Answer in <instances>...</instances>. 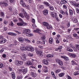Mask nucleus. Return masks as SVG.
<instances>
[{"instance_id": "f257e3e1", "label": "nucleus", "mask_w": 79, "mask_h": 79, "mask_svg": "<svg viewBox=\"0 0 79 79\" xmlns=\"http://www.w3.org/2000/svg\"><path fill=\"white\" fill-rule=\"evenodd\" d=\"M21 11L22 12V13H20L19 14V16L21 18H24V16L27 19H29V15H27V13L26 12V11L24 10L23 9H21Z\"/></svg>"}, {"instance_id": "f03ea898", "label": "nucleus", "mask_w": 79, "mask_h": 79, "mask_svg": "<svg viewBox=\"0 0 79 79\" xmlns=\"http://www.w3.org/2000/svg\"><path fill=\"white\" fill-rule=\"evenodd\" d=\"M19 20L20 22V23H17V25L19 26H27V24L26 23L24 22V21L22 19L19 18Z\"/></svg>"}, {"instance_id": "7ed1b4c3", "label": "nucleus", "mask_w": 79, "mask_h": 79, "mask_svg": "<svg viewBox=\"0 0 79 79\" xmlns=\"http://www.w3.org/2000/svg\"><path fill=\"white\" fill-rule=\"evenodd\" d=\"M70 3H71L72 5H73L74 7L76 8H79V3H74V2L71 1H70Z\"/></svg>"}, {"instance_id": "20e7f679", "label": "nucleus", "mask_w": 79, "mask_h": 79, "mask_svg": "<svg viewBox=\"0 0 79 79\" xmlns=\"http://www.w3.org/2000/svg\"><path fill=\"white\" fill-rule=\"evenodd\" d=\"M35 51L38 56H42V52H41L40 50H38L37 48H35Z\"/></svg>"}, {"instance_id": "39448f33", "label": "nucleus", "mask_w": 79, "mask_h": 79, "mask_svg": "<svg viewBox=\"0 0 79 79\" xmlns=\"http://www.w3.org/2000/svg\"><path fill=\"white\" fill-rule=\"evenodd\" d=\"M26 50H30L31 52H33L34 51V47H30L29 46H28L26 47Z\"/></svg>"}, {"instance_id": "423d86ee", "label": "nucleus", "mask_w": 79, "mask_h": 79, "mask_svg": "<svg viewBox=\"0 0 79 79\" xmlns=\"http://www.w3.org/2000/svg\"><path fill=\"white\" fill-rule=\"evenodd\" d=\"M23 63V62L21 61L17 60L15 62V64L16 66H20Z\"/></svg>"}, {"instance_id": "0eeeda50", "label": "nucleus", "mask_w": 79, "mask_h": 79, "mask_svg": "<svg viewBox=\"0 0 79 79\" xmlns=\"http://www.w3.org/2000/svg\"><path fill=\"white\" fill-rule=\"evenodd\" d=\"M31 75L33 77H35L37 76V74L35 73V71L34 70V71H32L31 73Z\"/></svg>"}, {"instance_id": "6e6552de", "label": "nucleus", "mask_w": 79, "mask_h": 79, "mask_svg": "<svg viewBox=\"0 0 79 79\" xmlns=\"http://www.w3.org/2000/svg\"><path fill=\"white\" fill-rule=\"evenodd\" d=\"M69 15L71 16H72L73 15V13L74 15H76V12L74 10H73L72 9H69Z\"/></svg>"}, {"instance_id": "1a4fd4ad", "label": "nucleus", "mask_w": 79, "mask_h": 79, "mask_svg": "<svg viewBox=\"0 0 79 79\" xmlns=\"http://www.w3.org/2000/svg\"><path fill=\"white\" fill-rule=\"evenodd\" d=\"M56 61L57 62V63H58L60 66H63V62L61 60L57 59L56 60Z\"/></svg>"}, {"instance_id": "9d476101", "label": "nucleus", "mask_w": 79, "mask_h": 79, "mask_svg": "<svg viewBox=\"0 0 79 79\" xmlns=\"http://www.w3.org/2000/svg\"><path fill=\"white\" fill-rule=\"evenodd\" d=\"M21 58L22 60H26V56L25 54H22L21 56Z\"/></svg>"}, {"instance_id": "9b49d317", "label": "nucleus", "mask_w": 79, "mask_h": 79, "mask_svg": "<svg viewBox=\"0 0 79 79\" xmlns=\"http://www.w3.org/2000/svg\"><path fill=\"white\" fill-rule=\"evenodd\" d=\"M29 32H30V30L29 29H24L23 30V33L26 35L29 34Z\"/></svg>"}, {"instance_id": "f8f14e48", "label": "nucleus", "mask_w": 79, "mask_h": 79, "mask_svg": "<svg viewBox=\"0 0 79 79\" xmlns=\"http://www.w3.org/2000/svg\"><path fill=\"white\" fill-rule=\"evenodd\" d=\"M48 68L46 66H43V71L44 73L48 72Z\"/></svg>"}, {"instance_id": "ddd939ff", "label": "nucleus", "mask_w": 79, "mask_h": 79, "mask_svg": "<svg viewBox=\"0 0 79 79\" xmlns=\"http://www.w3.org/2000/svg\"><path fill=\"white\" fill-rule=\"evenodd\" d=\"M34 64L33 62H31L30 61H28L26 62V64L27 66H30V65H33Z\"/></svg>"}, {"instance_id": "4468645a", "label": "nucleus", "mask_w": 79, "mask_h": 79, "mask_svg": "<svg viewBox=\"0 0 79 79\" xmlns=\"http://www.w3.org/2000/svg\"><path fill=\"white\" fill-rule=\"evenodd\" d=\"M60 12L61 13V14H62V15H64L66 14V15L67 16L68 15V12L67 11L65 12L64 11L61 10L60 11Z\"/></svg>"}, {"instance_id": "2eb2a0df", "label": "nucleus", "mask_w": 79, "mask_h": 79, "mask_svg": "<svg viewBox=\"0 0 79 79\" xmlns=\"http://www.w3.org/2000/svg\"><path fill=\"white\" fill-rule=\"evenodd\" d=\"M20 3L22 6H23V7H25L26 6V5L24 2H23V0H20Z\"/></svg>"}, {"instance_id": "dca6fc26", "label": "nucleus", "mask_w": 79, "mask_h": 79, "mask_svg": "<svg viewBox=\"0 0 79 79\" xmlns=\"http://www.w3.org/2000/svg\"><path fill=\"white\" fill-rule=\"evenodd\" d=\"M35 33V32H37L38 34H41V31L39 29H37L35 30H34L33 31Z\"/></svg>"}, {"instance_id": "f3484780", "label": "nucleus", "mask_w": 79, "mask_h": 79, "mask_svg": "<svg viewBox=\"0 0 79 79\" xmlns=\"http://www.w3.org/2000/svg\"><path fill=\"white\" fill-rule=\"evenodd\" d=\"M6 42V40L5 39H2V40H0V44H4Z\"/></svg>"}, {"instance_id": "a211bd4d", "label": "nucleus", "mask_w": 79, "mask_h": 79, "mask_svg": "<svg viewBox=\"0 0 79 79\" xmlns=\"http://www.w3.org/2000/svg\"><path fill=\"white\" fill-rule=\"evenodd\" d=\"M67 1L65 0H62L60 2V4L61 5H63V4H66V3H67Z\"/></svg>"}, {"instance_id": "6ab92c4d", "label": "nucleus", "mask_w": 79, "mask_h": 79, "mask_svg": "<svg viewBox=\"0 0 79 79\" xmlns=\"http://www.w3.org/2000/svg\"><path fill=\"white\" fill-rule=\"evenodd\" d=\"M43 63L44 64L47 65L48 64V62L47 60L44 59L43 61Z\"/></svg>"}, {"instance_id": "aec40b11", "label": "nucleus", "mask_w": 79, "mask_h": 79, "mask_svg": "<svg viewBox=\"0 0 79 79\" xmlns=\"http://www.w3.org/2000/svg\"><path fill=\"white\" fill-rule=\"evenodd\" d=\"M19 40L20 42H21V43H23V42H24V39L22 37H20L19 38Z\"/></svg>"}, {"instance_id": "412c9836", "label": "nucleus", "mask_w": 79, "mask_h": 79, "mask_svg": "<svg viewBox=\"0 0 79 79\" xmlns=\"http://www.w3.org/2000/svg\"><path fill=\"white\" fill-rule=\"evenodd\" d=\"M46 56L47 58H53V57H54V56L52 54H47L46 55Z\"/></svg>"}, {"instance_id": "4be33fe9", "label": "nucleus", "mask_w": 79, "mask_h": 79, "mask_svg": "<svg viewBox=\"0 0 79 79\" xmlns=\"http://www.w3.org/2000/svg\"><path fill=\"white\" fill-rule=\"evenodd\" d=\"M69 55L72 58H75V57L76 56L74 54H69Z\"/></svg>"}, {"instance_id": "5701e85b", "label": "nucleus", "mask_w": 79, "mask_h": 79, "mask_svg": "<svg viewBox=\"0 0 79 79\" xmlns=\"http://www.w3.org/2000/svg\"><path fill=\"white\" fill-rule=\"evenodd\" d=\"M48 13V11L47 10H44V15H47Z\"/></svg>"}, {"instance_id": "b1692460", "label": "nucleus", "mask_w": 79, "mask_h": 79, "mask_svg": "<svg viewBox=\"0 0 79 79\" xmlns=\"http://www.w3.org/2000/svg\"><path fill=\"white\" fill-rule=\"evenodd\" d=\"M20 50L22 51H26V47H20Z\"/></svg>"}, {"instance_id": "393cba45", "label": "nucleus", "mask_w": 79, "mask_h": 79, "mask_svg": "<svg viewBox=\"0 0 79 79\" xmlns=\"http://www.w3.org/2000/svg\"><path fill=\"white\" fill-rule=\"evenodd\" d=\"M43 24L44 26H46L47 27L48 26V23L47 22H43Z\"/></svg>"}, {"instance_id": "a878e982", "label": "nucleus", "mask_w": 79, "mask_h": 79, "mask_svg": "<svg viewBox=\"0 0 79 79\" xmlns=\"http://www.w3.org/2000/svg\"><path fill=\"white\" fill-rule=\"evenodd\" d=\"M2 4L3 6H8V4L6 2H3L2 3Z\"/></svg>"}, {"instance_id": "bb28decb", "label": "nucleus", "mask_w": 79, "mask_h": 79, "mask_svg": "<svg viewBox=\"0 0 79 79\" xmlns=\"http://www.w3.org/2000/svg\"><path fill=\"white\" fill-rule=\"evenodd\" d=\"M61 71V69H57L55 71V73L56 74H57V73H60Z\"/></svg>"}, {"instance_id": "cd10ccee", "label": "nucleus", "mask_w": 79, "mask_h": 79, "mask_svg": "<svg viewBox=\"0 0 79 79\" xmlns=\"http://www.w3.org/2000/svg\"><path fill=\"white\" fill-rule=\"evenodd\" d=\"M43 3L44 4V5H45L47 6H49V5H50L49 3L47 2H44Z\"/></svg>"}, {"instance_id": "c85d7f7f", "label": "nucleus", "mask_w": 79, "mask_h": 79, "mask_svg": "<svg viewBox=\"0 0 79 79\" xmlns=\"http://www.w3.org/2000/svg\"><path fill=\"white\" fill-rule=\"evenodd\" d=\"M46 27L48 29H52V26L49 25V24L47 27Z\"/></svg>"}, {"instance_id": "c756f323", "label": "nucleus", "mask_w": 79, "mask_h": 79, "mask_svg": "<svg viewBox=\"0 0 79 79\" xmlns=\"http://www.w3.org/2000/svg\"><path fill=\"white\" fill-rule=\"evenodd\" d=\"M12 74V76L13 79H15L16 77V76H15V73L12 72L11 73Z\"/></svg>"}, {"instance_id": "7c9ffc66", "label": "nucleus", "mask_w": 79, "mask_h": 79, "mask_svg": "<svg viewBox=\"0 0 79 79\" xmlns=\"http://www.w3.org/2000/svg\"><path fill=\"white\" fill-rule=\"evenodd\" d=\"M49 42L50 44H52L53 43V38H50L49 40Z\"/></svg>"}, {"instance_id": "2f4dec72", "label": "nucleus", "mask_w": 79, "mask_h": 79, "mask_svg": "<svg viewBox=\"0 0 79 79\" xmlns=\"http://www.w3.org/2000/svg\"><path fill=\"white\" fill-rule=\"evenodd\" d=\"M30 69H33L35 71V69H36V67H35L34 66L32 65L30 67Z\"/></svg>"}, {"instance_id": "473e14b6", "label": "nucleus", "mask_w": 79, "mask_h": 79, "mask_svg": "<svg viewBox=\"0 0 79 79\" xmlns=\"http://www.w3.org/2000/svg\"><path fill=\"white\" fill-rule=\"evenodd\" d=\"M1 16L2 18L5 17V14H4L3 12H1Z\"/></svg>"}, {"instance_id": "72a5a7b5", "label": "nucleus", "mask_w": 79, "mask_h": 79, "mask_svg": "<svg viewBox=\"0 0 79 79\" xmlns=\"http://www.w3.org/2000/svg\"><path fill=\"white\" fill-rule=\"evenodd\" d=\"M61 58H64V60H65V61H68L69 60L68 58L67 57H64L63 56H61Z\"/></svg>"}, {"instance_id": "f704fd0d", "label": "nucleus", "mask_w": 79, "mask_h": 79, "mask_svg": "<svg viewBox=\"0 0 79 79\" xmlns=\"http://www.w3.org/2000/svg\"><path fill=\"white\" fill-rule=\"evenodd\" d=\"M64 75V73H61L59 74V77H63Z\"/></svg>"}, {"instance_id": "c9c22d12", "label": "nucleus", "mask_w": 79, "mask_h": 79, "mask_svg": "<svg viewBox=\"0 0 79 79\" xmlns=\"http://www.w3.org/2000/svg\"><path fill=\"white\" fill-rule=\"evenodd\" d=\"M74 74L75 76H77V75H79V71H77L74 73Z\"/></svg>"}, {"instance_id": "e433bc0d", "label": "nucleus", "mask_w": 79, "mask_h": 79, "mask_svg": "<svg viewBox=\"0 0 79 79\" xmlns=\"http://www.w3.org/2000/svg\"><path fill=\"white\" fill-rule=\"evenodd\" d=\"M71 63H72L73 65H74V64H75V65H78V64H77L76 63L75 61H74L73 60H72L71 61Z\"/></svg>"}, {"instance_id": "4c0bfd02", "label": "nucleus", "mask_w": 79, "mask_h": 79, "mask_svg": "<svg viewBox=\"0 0 79 79\" xmlns=\"http://www.w3.org/2000/svg\"><path fill=\"white\" fill-rule=\"evenodd\" d=\"M9 24V26H14V24L12 22H10Z\"/></svg>"}, {"instance_id": "58836bf2", "label": "nucleus", "mask_w": 79, "mask_h": 79, "mask_svg": "<svg viewBox=\"0 0 79 79\" xmlns=\"http://www.w3.org/2000/svg\"><path fill=\"white\" fill-rule=\"evenodd\" d=\"M26 35L28 37H32V34L28 33L27 35Z\"/></svg>"}, {"instance_id": "ea45409f", "label": "nucleus", "mask_w": 79, "mask_h": 79, "mask_svg": "<svg viewBox=\"0 0 79 79\" xmlns=\"http://www.w3.org/2000/svg\"><path fill=\"white\" fill-rule=\"evenodd\" d=\"M49 9L51 10H54V8H53V7L52 6H48Z\"/></svg>"}, {"instance_id": "a19ab883", "label": "nucleus", "mask_w": 79, "mask_h": 79, "mask_svg": "<svg viewBox=\"0 0 79 79\" xmlns=\"http://www.w3.org/2000/svg\"><path fill=\"white\" fill-rule=\"evenodd\" d=\"M27 69H25L23 70V72L24 74H25L27 73Z\"/></svg>"}, {"instance_id": "79ce46f5", "label": "nucleus", "mask_w": 79, "mask_h": 79, "mask_svg": "<svg viewBox=\"0 0 79 79\" xmlns=\"http://www.w3.org/2000/svg\"><path fill=\"white\" fill-rule=\"evenodd\" d=\"M67 50L69 52H72L73 51V49H72L71 48H67Z\"/></svg>"}, {"instance_id": "37998d69", "label": "nucleus", "mask_w": 79, "mask_h": 79, "mask_svg": "<svg viewBox=\"0 0 79 79\" xmlns=\"http://www.w3.org/2000/svg\"><path fill=\"white\" fill-rule=\"evenodd\" d=\"M51 16H52V17H53V18H55V14L54 13L52 12L51 13Z\"/></svg>"}, {"instance_id": "c03bdc74", "label": "nucleus", "mask_w": 79, "mask_h": 79, "mask_svg": "<svg viewBox=\"0 0 79 79\" xmlns=\"http://www.w3.org/2000/svg\"><path fill=\"white\" fill-rule=\"evenodd\" d=\"M17 79H22V77L21 76H18L17 77Z\"/></svg>"}, {"instance_id": "a18cd8bd", "label": "nucleus", "mask_w": 79, "mask_h": 79, "mask_svg": "<svg viewBox=\"0 0 79 79\" xmlns=\"http://www.w3.org/2000/svg\"><path fill=\"white\" fill-rule=\"evenodd\" d=\"M68 79H72V78L71 77L67 75V77H66Z\"/></svg>"}, {"instance_id": "49530a36", "label": "nucleus", "mask_w": 79, "mask_h": 79, "mask_svg": "<svg viewBox=\"0 0 79 79\" xmlns=\"http://www.w3.org/2000/svg\"><path fill=\"white\" fill-rule=\"evenodd\" d=\"M28 55L29 56H34V55H33V54L31 53H29L28 54Z\"/></svg>"}, {"instance_id": "de8ad7c7", "label": "nucleus", "mask_w": 79, "mask_h": 79, "mask_svg": "<svg viewBox=\"0 0 79 79\" xmlns=\"http://www.w3.org/2000/svg\"><path fill=\"white\" fill-rule=\"evenodd\" d=\"M16 35H17V34H16V33H14L12 32V36H16Z\"/></svg>"}, {"instance_id": "09e8293b", "label": "nucleus", "mask_w": 79, "mask_h": 79, "mask_svg": "<svg viewBox=\"0 0 79 79\" xmlns=\"http://www.w3.org/2000/svg\"><path fill=\"white\" fill-rule=\"evenodd\" d=\"M25 6H26V8H27V10H29L30 7H29V6L28 5H27Z\"/></svg>"}, {"instance_id": "8fccbe9b", "label": "nucleus", "mask_w": 79, "mask_h": 79, "mask_svg": "<svg viewBox=\"0 0 79 79\" xmlns=\"http://www.w3.org/2000/svg\"><path fill=\"white\" fill-rule=\"evenodd\" d=\"M3 66V64L2 63H0V68H2Z\"/></svg>"}, {"instance_id": "3c124183", "label": "nucleus", "mask_w": 79, "mask_h": 79, "mask_svg": "<svg viewBox=\"0 0 79 79\" xmlns=\"http://www.w3.org/2000/svg\"><path fill=\"white\" fill-rule=\"evenodd\" d=\"M63 8H64V9H67V6L66 5H64L63 6Z\"/></svg>"}, {"instance_id": "603ef678", "label": "nucleus", "mask_w": 79, "mask_h": 79, "mask_svg": "<svg viewBox=\"0 0 79 79\" xmlns=\"http://www.w3.org/2000/svg\"><path fill=\"white\" fill-rule=\"evenodd\" d=\"M76 10L77 13L79 14V9L78 8H76Z\"/></svg>"}, {"instance_id": "864d4df0", "label": "nucleus", "mask_w": 79, "mask_h": 79, "mask_svg": "<svg viewBox=\"0 0 79 79\" xmlns=\"http://www.w3.org/2000/svg\"><path fill=\"white\" fill-rule=\"evenodd\" d=\"M43 41H42L41 42L40 44H45V41L44 40H43Z\"/></svg>"}, {"instance_id": "5fc2aeb1", "label": "nucleus", "mask_w": 79, "mask_h": 79, "mask_svg": "<svg viewBox=\"0 0 79 79\" xmlns=\"http://www.w3.org/2000/svg\"><path fill=\"white\" fill-rule=\"evenodd\" d=\"M7 29H8V28L6 27H4L3 31H7Z\"/></svg>"}, {"instance_id": "6e6d98bb", "label": "nucleus", "mask_w": 79, "mask_h": 79, "mask_svg": "<svg viewBox=\"0 0 79 79\" xmlns=\"http://www.w3.org/2000/svg\"><path fill=\"white\" fill-rule=\"evenodd\" d=\"M74 23H77V19H75L73 20Z\"/></svg>"}, {"instance_id": "4d7b16f0", "label": "nucleus", "mask_w": 79, "mask_h": 79, "mask_svg": "<svg viewBox=\"0 0 79 79\" xmlns=\"http://www.w3.org/2000/svg\"><path fill=\"white\" fill-rule=\"evenodd\" d=\"M39 8H40V9H42L43 8H44V6L42 5H40L39 7Z\"/></svg>"}, {"instance_id": "13d9d810", "label": "nucleus", "mask_w": 79, "mask_h": 79, "mask_svg": "<svg viewBox=\"0 0 79 79\" xmlns=\"http://www.w3.org/2000/svg\"><path fill=\"white\" fill-rule=\"evenodd\" d=\"M8 23V22L6 20H4V24H6V23Z\"/></svg>"}, {"instance_id": "bf43d9fd", "label": "nucleus", "mask_w": 79, "mask_h": 79, "mask_svg": "<svg viewBox=\"0 0 79 79\" xmlns=\"http://www.w3.org/2000/svg\"><path fill=\"white\" fill-rule=\"evenodd\" d=\"M46 39V37H45V36H44L42 37V40H45Z\"/></svg>"}, {"instance_id": "052dcab7", "label": "nucleus", "mask_w": 79, "mask_h": 79, "mask_svg": "<svg viewBox=\"0 0 79 79\" xmlns=\"http://www.w3.org/2000/svg\"><path fill=\"white\" fill-rule=\"evenodd\" d=\"M46 79H50V76H47L45 77Z\"/></svg>"}, {"instance_id": "680f3d73", "label": "nucleus", "mask_w": 79, "mask_h": 79, "mask_svg": "<svg viewBox=\"0 0 79 79\" xmlns=\"http://www.w3.org/2000/svg\"><path fill=\"white\" fill-rule=\"evenodd\" d=\"M12 32H9L7 33L8 35H12Z\"/></svg>"}, {"instance_id": "e2e57ef3", "label": "nucleus", "mask_w": 79, "mask_h": 79, "mask_svg": "<svg viewBox=\"0 0 79 79\" xmlns=\"http://www.w3.org/2000/svg\"><path fill=\"white\" fill-rule=\"evenodd\" d=\"M71 31V29H68L67 32H68L69 33H70V31Z\"/></svg>"}, {"instance_id": "0e129e2a", "label": "nucleus", "mask_w": 79, "mask_h": 79, "mask_svg": "<svg viewBox=\"0 0 79 79\" xmlns=\"http://www.w3.org/2000/svg\"><path fill=\"white\" fill-rule=\"evenodd\" d=\"M76 48L77 50H79V45H77Z\"/></svg>"}, {"instance_id": "69168bd1", "label": "nucleus", "mask_w": 79, "mask_h": 79, "mask_svg": "<svg viewBox=\"0 0 79 79\" xmlns=\"http://www.w3.org/2000/svg\"><path fill=\"white\" fill-rule=\"evenodd\" d=\"M15 32H16V33H17L18 34H21V32H19L18 31H15Z\"/></svg>"}, {"instance_id": "338daca9", "label": "nucleus", "mask_w": 79, "mask_h": 79, "mask_svg": "<svg viewBox=\"0 0 79 79\" xmlns=\"http://www.w3.org/2000/svg\"><path fill=\"white\" fill-rule=\"evenodd\" d=\"M10 3H13L15 2V0H10Z\"/></svg>"}, {"instance_id": "774afa93", "label": "nucleus", "mask_w": 79, "mask_h": 79, "mask_svg": "<svg viewBox=\"0 0 79 79\" xmlns=\"http://www.w3.org/2000/svg\"><path fill=\"white\" fill-rule=\"evenodd\" d=\"M32 23H35V19H32Z\"/></svg>"}]
</instances>
